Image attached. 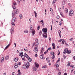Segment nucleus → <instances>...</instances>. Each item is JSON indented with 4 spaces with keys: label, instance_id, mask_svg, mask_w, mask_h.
Here are the masks:
<instances>
[{
    "label": "nucleus",
    "instance_id": "nucleus-1",
    "mask_svg": "<svg viewBox=\"0 0 75 75\" xmlns=\"http://www.w3.org/2000/svg\"><path fill=\"white\" fill-rule=\"evenodd\" d=\"M74 11H73V9H71L70 10V11L69 12V16H74Z\"/></svg>",
    "mask_w": 75,
    "mask_h": 75
},
{
    "label": "nucleus",
    "instance_id": "nucleus-60",
    "mask_svg": "<svg viewBox=\"0 0 75 75\" xmlns=\"http://www.w3.org/2000/svg\"><path fill=\"white\" fill-rule=\"evenodd\" d=\"M61 8H58V10H59V11H61Z\"/></svg>",
    "mask_w": 75,
    "mask_h": 75
},
{
    "label": "nucleus",
    "instance_id": "nucleus-18",
    "mask_svg": "<svg viewBox=\"0 0 75 75\" xmlns=\"http://www.w3.org/2000/svg\"><path fill=\"white\" fill-rule=\"evenodd\" d=\"M44 48L43 47H42V49L41 50V53L42 54H43V51H44Z\"/></svg>",
    "mask_w": 75,
    "mask_h": 75
},
{
    "label": "nucleus",
    "instance_id": "nucleus-15",
    "mask_svg": "<svg viewBox=\"0 0 75 75\" xmlns=\"http://www.w3.org/2000/svg\"><path fill=\"white\" fill-rule=\"evenodd\" d=\"M9 58V56H6L5 57V59L6 60H8Z\"/></svg>",
    "mask_w": 75,
    "mask_h": 75
},
{
    "label": "nucleus",
    "instance_id": "nucleus-29",
    "mask_svg": "<svg viewBox=\"0 0 75 75\" xmlns=\"http://www.w3.org/2000/svg\"><path fill=\"white\" fill-rule=\"evenodd\" d=\"M60 61V58H59L58 59V60H57V63H59V61Z\"/></svg>",
    "mask_w": 75,
    "mask_h": 75
},
{
    "label": "nucleus",
    "instance_id": "nucleus-53",
    "mask_svg": "<svg viewBox=\"0 0 75 75\" xmlns=\"http://www.w3.org/2000/svg\"><path fill=\"white\" fill-rule=\"evenodd\" d=\"M40 29V26H38V27L37 29L38 30H39Z\"/></svg>",
    "mask_w": 75,
    "mask_h": 75
},
{
    "label": "nucleus",
    "instance_id": "nucleus-5",
    "mask_svg": "<svg viewBox=\"0 0 75 75\" xmlns=\"http://www.w3.org/2000/svg\"><path fill=\"white\" fill-rule=\"evenodd\" d=\"M42 31L43 32L46 33H47V28H43Z\"/></svg>",
    "mask_w": 75,
    "mask_h": 75
},
{
    "label": "nucleus",
    "instance_id": "nucleus-59",
    "mask_svg": "<svg viewBox=\"0 0 75 75\" xmlns=\"http://www.w3.org/2000/svg\"><path fill=\"white\" fill-rule=\"evenodd\" d=\"M35 57H38V54H36L35 55Z\"/></svg>",
    "mask_w": 75,
    "mask_h": 75
},
{
    "label": "nucleus",
    "instance_id": "nucleus-23",
    "mask_svg": "<svg viewBox=\"0 0 75 75\" xmlns=\"http://www.w3.org/2000/svg\"><path fill=\"white\" fill-rule=\"evenodd\" d=\"M26 66H27V67H30V63L29 62H28L27 63Z\"/></svg>",
    "mask_w": 75,
    "mask_h": 75
},
{
    "label": "nucleus",
    "instance_id": "nucleus-7",
    "mask_svg": "<svg viewBox=\"0 0 75 75\" xmlns=\"http://www.w3.org/2000/svg\"><path fill=\"white\" fill-rule=\"evenodd\" d=\"M36 42H36V43H35V44H36V46H38V44H39V43L38 42V39H36Z\"/></svg>",
    "mask_w": 75,
    "mask_h": 75
},
{
    "label": "nucleus",
    "instance_id": "nucleus-21",
    "mask_svg": "<svg viewBox=\"0 0 75 75\" xmlns=\"http://www.w3.org/2000/svg\"><path fill=\"white\" fill-rule=\"evenodd\" d=\"M19 17H20V18L21 19H22L23 18V15L22 14H20V15H19Z\"/></svg>",
    "mask_w": 75,
    "mask_h": 75
},
{
    "label": "nucleus",
    "instance_id": "nucleus-11",
    "mask_svg": "<svg viewBox=\"0 0 75 75\" xmlns=\"http://www.w3.org/2000/svg\"><path fill=\"white\" fill-rule=\"evenodd\" d=\"M21 58H22V59L23 61H25V56L24 55H22L21 57Z\"/></svg>",
    "mask_w": 75,
    "mask_h": 75
},
{
    "label": "nucleus",
    "instance_id": "nucleus-31",
    "mask_svg": "<svg viewBox=\"0 0 75 75\" xmlns=\"http://www.w3.org/2000/svg\"><path fill=\"white\" fill-rule=\"evenodd\" d=\"M4 60H2V59L0 60V63L3 62H4Z\"/></svg>",
    "mask_w": 75,
    "mask_h": 75
},
{
    "label": "nucleus",
    "instance_id": "nucleus-6",
    "mask_svg": "<svg viewBox=\"0 0 75 75\" xmlns=\"http://www.w3.org/2000/svg\"><path fill=\"white\" fill-rule=\"evenodd\" d=\"M35 65L37 68H38L39 67V64L36 62H35Z\"/></svg>",
    "mask_w": 75,
    "mask_h": 75
},
{
    "label": "nucleus",
    "instance_id": "nucleus-2",
    "mask_svg": "<svg viewBox=\"0 0 75 75\" xmlns=\"http://www.w3.org/2000/svg\"><path fill=\"white\" fill-rule=\"evenodd\" d=\"M35 50V52L36 53H37L38 52V47H35L34 48Z\"/></svg>",
    "mask_w": 75,
    "mask_h": 75
},
{
    "label": "nucleus",
    "instance_id": "nucleus-35",
    "mask_svg": "<svg viewBox=\"0 0 75 75\" xmlns=\"http://www.w3.org/2000/svg\"><path fill=\"white\" fill-rule=\"evenodd\" d=\"M70 67H72V68H74V66L73 65H70Z\"/></svg>",
    "mask_w": 75,
    "mask_h": 75
},
{
    "label": "nucleus",
    "instance_id": "nucleus-8",
    "mask_svg": "<svg viewBox=\"0 0 75 75\" xmlns=\"http://www.w3.org/2000/svg\"><path fill=\"white\" fill-rule=\"evenodd\" d=\"M52 46L53 47L52 49L53 50L55 49V44L54 43H52Z\"/></svg>",
    "mask_w": 75,
    "mask_h": 75
},
{
    "label": "nucleus",
    "instance_id": "nucleus-33",
    "mask_svg": "<svg viewBox=\"0 0 75 75\" xmlns=\"http://www.w3.org/2000/svg\"><path fill=\"white\" fill-rule=\"evenodd\" d=\"M64 40L63 39H61L60 40H59V42H61Z\"/></svg>",
    "mask_w": 75,
    "mask_h": 75
},
{
    "label": "nucleus",
    "instance_id": "nucleus-19",
    "mask_svg": "<svg viewBox=\"0 0 75 75\" xmlns=\"http://www.w3.org/2000/svg\"><path fill=\"white\" fill-rule=\"evenodd\" d=\"M18 11V9H17L16 11H13V12L14 13L16 14L17 13V11Z\"/></svg>",
    "mask_w": 75,
    "mask_h": 75
},
{
    "label": "nucleus",
    "instance_id": "nucleus-50",
    "mask_svg": "<svg viewBox=\"0 0 75 75\" xmlns=\"http://www.w3.org/2000/svg\"><path fill=\"white\" fill-rule=\"evenodd\" d=\"M12 75H16L15 73V72L12 73Z\"/></svg>",
    "mask_w": 75,
    "mask_h": 75
},
{
    "label": "nucleus",
    "instance_id": "nucleus-62",
    "mask_svg": "<svg viewBox=\"0 0 75 75\" xmlns=\"http://www.w3.org/2000/svg\"><path fill=\"white\" fill-rule=\"evenodd\" d=\"M73 58L74 59V60L75 61V56H74L73 57Z\"/></svg>",
    "mask_w": 75,
    "mask_h": 75
},
{
    "label": "nucleus",
    "instance_id": "nucleus-63",
    "mask_svg": "<svg viewBox=\"0 0 75 75\" xmlns=\"http://www.w3.org/2000/svg\"><path fill=\"white\" fill-rule=\"evenodd\" d=\"M63 57L64 58V59H65L66 58V56L65 55H64L63 56Z\"/></svg>",
    "mask_w": 75,
    "mask_h": 75
},
{
    "label": "nucleus",
    "instance_id": "nucleus-42",
    "mask_svg": "<svg viewBox=\"0 0 75 75\" xmlns=\"http://www.w3.org/2000/svg\"><path fill=\"white\" fill-rule=\"evenodd\" d=\"M12 26L13 27L15 26V25L14 23H12Z\"/></svg>",
    "mask_w": 75,
    "mask_h": 75
},
{
    "label": "nucleus",
    "instance_id": "nucleus-3",
    "mask_svg": "<svg viewBox=\"0 0 75 75\" xmlns=\"http://www.w3.org/2000/svg\"><path fill=\"white\" fill-rule=\"evenodd\" d=\"M68 51V49L67 48H66L64 49V51L63 52L64 54H66Z\"/></svg>",
    "mask_w": 75,
    "mask_h": 75
},
{
    "label": "nucleus",
    "instance_id": "nucleus-32",
    "mask_svg": "<svg viewBox=\"0 0 75 75\" xmlns=\"http://www.w3.org/2000/svg\"><path fill=\"white\" fill-rule=\"evenodd\" d=\"M55 58V56L54 55H53L52 57V59H54Z\"/></svg>",
    "mask_w": 75,
    "mask_h": 75
},
{
    "label": "nucleus",
    "instance_id": "nucleus-46",
    "mask_svg": "<svg viewBox=\"0 0 75 75\" xmlns=\"http://www.w3.org/2000/svg\"><path fill=\"white\" fill-rule=\"evenodd\" d=\"M67 65L69 66L70 65V63L69 62V63L68 64H67Z\"/></svg>",
    "mask_w": 75,
    "mask_h": 75
},
{
    "label": "nucleus",
    "instance_id": "nucleus-44",
    "mask_svg": "<svg viewBox=\"0 0 75 75\" xmlns=\"http://www.w3.org/2000/svg\"><path fill=\"white\" fill-rule=\"evenodd\" d=\"M73 40V38H71L69 39V40L70 41H72Z\"/></svg>",
    "mask_w": 75,
    "mask_h": 75
},
{
    "label": "nucleus",
    "instance_id": "nucleus-37",
    "mask_svg": "<svg viewBox=\"0 0 75 75\" xmlns=\"http://www.w3.org/2000/svg\"><path fill=\"white\" fill-rule=\"evenodd\" d=\"M60 14L61 15L62 17H64V16H63V13H62L60 12Z\"/></svg>",
    "mask_w": 75,
    "mask_h": 75
},
{
    "label": "nucleus",
    "instance_id": "nucleus-34",
    "mask_svg": "<svg viewBox=\"0 0 75 75\" xmlns=\"http://www.w3.org/2000/svg\"><path fill=\"white\" fill-rule=\"evenodd\" d=\"M42 31L41 30H40L39 32V35H40L42 34Z\"/></svg>",
    "mask_w": 75,
    "mask_h": 75
},
{
    "label": "nucleus",
    "instance_id": "nucleus-4",
    "mask_svg": "<svg viewBox=\"0 0 75 75\" xmlns=\"http://www.w3.org/2000/svg\"><path fill=\"white\" fill-rule=\"evenodd\" d=\"M44 54H42L40 56V58L42 59H45V57H44Z\"/></svg>",
    "mask_w": 75,
    "mask_h": 75
},
{
    "label": "nucleus",
    "instance_id": "nucleus-24",
    "mask_svg": "<svg viewBox=\"0 0 75 75\" xmlns=\"http://www.w3.org/2000/svg\"><path fill=\"white\" fill-rule=\"evenodd\" d=\"M62 1V4L63 5H64L65 4L64 1Z\"/></svg>",
    "mask_w": 75,
    "mask_h": 75
},
{
    "label": "nucleus",
    "instance_id": "nucleus-27",
    "mask_svg": "<svg viewBox=\"0 0 75 75\" xmlns=\"http://www.w3.org/2000/svg\"><path fill=\"white\" fill-rule=\"evenodd\" d=\"M28 59V60L29 62H31V61H32V59H31V58H30V57H29V58Z\"/></svg>",
    "mask_w": 75,
    "mask_h": 75
},
{
    "label": "nucleus",
    "instance_id": "nucleus-14",
    "mask_svg": "<svg viewBox=\"0 0 75 75\" xmlns=\"http://www.w3.org/2000/svg\"><path fill=\"white\" fill-rule=\"evenodd\" d=\"M47 33H45L44 34H43V37H45V38H47Z\"/></svg>",
    "mask_w": 75,
    "mask_h": 75
},
{
    "label": "nucleus",
    "instance_id": "nucleus-45",
    "mask_svg": "<svg viewBox=\"0 0 75 75\" xmlns=\"http://www.w3.org/2000/svg\"><path fill=\"white\" fill-rule=\"evenodd\" d=\"M59 36H60V37H61V34L59 33Z\"/></svg>",
    "mask_w": 75,
    "mask_h": 75
},
{
    "label": "nucleus",
    "instance_id": "nucleus-25",
    "mask_svg": "<svg viewBox=\"0 0 75 75\" xmlns=\"http://www.w3.org/2000/svg\"><path fill=\"white\" fill-rule=\"evenodd\" d=\"M64 11L66 13H67L68 11V9L67 8H66Z\"/></svg>",
    "mask_w": 75,
    "mask_h": 75
},
{
    "label": "nucleus",
    "instance_id": "nucleus-30",
    "mask_svg": "<svg viewBox=\"0 0 75 75\" xmlns=\"http://www.w3.org/2000/svg\"><path fill=\"white\" fill-rule=\"evenodd\" d=\"M56 1L55 0H54L53 1V2H52V4H54L56 3Z\"/></svg>",
    "mask_w": 75,
    "mask_h": 75
},
{
    "label": "nucleus",
    "instance_id": "nucleus-16",
    "mask_svg": "<svg viewBox=\"0 0 75 75\" xmlns=\"http://www.w3.org/2000/svg\"><path fill=\"white\" fill-rule=\"evenodd\" d=\"M32 33L33 35L35 34V30H33L32 31Z\"/></svg>",
    "mask_w": 75,
    "mask_h": 75
},
{
    "label": "nucleus",
    "instance_id": "nucleus-40",
    "mask_svg": "<svg viewBox=\"0 0 75 75\" xmlns=\"http://www.w3.org/2000/svg\"><path fill=\"white\" fill-rule=\"evenodd\" d=\"M47 66L45 65V66H43L42 67V68H47Z\"/></svg>",
    "mask_w": 75,
    "mask_h": 75
},
{
    "label": "nucleus",
    "instance_id": "nucleus-22",
    "mask_svg": "<svg viewBox=\"0 0 75 75\" xmlns=\"http://www.w3.org/2000/svg\"><path fill=\"white\" fill-rule=\"evenodd\" d=\"M18 60V58L16 57L15 59V62H17Z\"/></svg>",
    "mask_w": 75,
    "mask_h": 75
},
{
    "label": "nucleus",
    "instance_id": "nucleus-39",
    "mask_svg": "<svg viewBox=\"0 0 75 75\" xmlns=\"http://www.w3.org/2000/svg\"><path fill=\"white\" fill-rule=\"evenodd\" d=\"M13 6H16L17 5V4L15 3H13Z\"/></svg>",
    "mask_w": 75,
    "mask_h": 75
},
{
    "label": "nucleus",
    "instance_id": "nucleus-28",
    "mask_svg": "<svg viewBox=\"0 0 75 75\" xmlns=\"http://www.w3.org/2000/svg\"><path fill=\"white\" fill-rule=\"evenodd\" d=\"M59 67V65L58 64H56V69L58 68Z\"/></svg>",
    "mask_w": 75,
    "mask_h": 75
},
{
    "label": "nucleus",
    "instance_id": "nucleus-58",
    "mask_svg": "<svg viewBox=\"0 0 75 75\" xmlns=\"http://www.w3.org/2000/svg\"><path fill=\"white\" fill-rule=\"evenodd\" d=\"M21 64V63L20 62H19L18 63V65H20Z\"/></svg>",
    "mask_w": 75,
    "mask_h": 75
},
{
    "label": "nucleus",
    "instance_id": "nucleus-64",
    "mask_svg": "<svg viewBox=\"0 0 75 75\" xmlns=\"http://www.w3.org/2000/svg\"><path fill=\"white\" fill-rule=\"evenodd\" d=\"M59 23L60 24H62V22H59Z\"/></svg>",
    "mask_w": 75,
    "mask_h": 75
},
{
    "label": "nucleus",
    "instance_id": "nucleus-41",
    "mask_svg": "<svg viewBox=\"0 0 75 75\" xmlns=\"http://www.w3.org/2000/svg\"><path fill=\"white\" fill-rule=\"evenodd\" d=\"M51 54L52 55H54V52H51Z\"/></svg>",
    "mask_w": 75,
    "mask_h": 75
},
{
    "label": "nucleus",
    "instance_id": "nucleus-61",
    "mask_svg": "<svg viewBox=\"0 0 75 75\" xmlns=\"http://www.w3.org/2000/svg\"><path fill=\"white\" fill-rule=\"evenodd\" d=\"M40 22H42V23H44V21H43V20H42L41 21H40Z\"/></svg>",
    "mask_w": 75,
    "mask_h": 75
},
{
    "label": "nucleus",
    "instance_id": "nucleus-56",
    "mask_svg": "<svg viewBox=\"0 0 75 75\" xmlns=\"http://www.w3.org/2000/svg\"><path fill=\"white\" fill-rule=\"evenodd\" d=\"M49 57H47L46 59V60H47V61L49 60Z\"/></svg>",
    "mask_w": 75,
    "mask_h": 75
},
{
    "label": "nucleus",
    "instance_id": "nucleus-43",
    "mask_svg": "<svg viewBox=\"0 0 75 75\" xmlns=\"http://www.w3.org/2000/svg\"><path fill=\"white\" fill-rule=\"evenodd\" d=\"M52 50V48L51 47H49L48 48V50Z\"/></svg>",
    "mask_w": 75,
    "mask_h": 75
},
{
    "label": "nucleus",
    "instance_id": "nucleus-52",
    "mask_svg": "<svg viewBox=\"0 0 75 75\" xmlns=\"http://www.w3.org/2000/svg\"><path fill=\"white\" fill-rule=\"evenodd\" d=\"M13 8L14 10H15L16 9V7L15 6H13Z\"/></svg>",
    "mask_w": 75,
    "mask_h": 75
},
{
    "label": "nucleus",
    "instance_id": "nucleus-57",
    "mask_svg": "<svg viewBox=\"0 0 75 75\" xmlns=\"http://www.w3.org/2000/svg\"><path fill=\"white\" fill-rule=\"evenodd\" d=\"M18 72L19 73H21V72L20 70H18Z\"/></svg>",
    "mask_w": 75,
    "mask_h": 75
},
{
    "label": "nucleus",
    "instance_id": "nucleus-26",
    "mask_svg": "<svg viewBox=\"0 0 75 75\" xmlns=\"http://www.w3.org/2000/svg\"><path fill=\"white\" fill-rule=\"evenodd\" d=\"M67 53L68 54H70L71 53V51L70 50H69L67 51Z\"/></svg>",
    "mask_w": 75,
    "mask_h": 75
},
{
    "label": "nucleus",
    "instance_id": "nucleus-12",
    "mask_svg": "<svg viewBox=\"0 0 75 75\" xmlns=\"http://www.w3.org/2000/svg\"><path fill=\"white\" fill-rule=\"evenodd\" d=\"M10 44H8V45H7V46L4 49V50H6V49H7V48H8L9 47V46H10Z\"/></svg>",
    "mask_w": 75,
    "mask_h": 75
},
{
    "label": "nucleus",
    "instance_id": "nucleus-47",
    "mask_svg": "<svg viewBox=\"0 0 75 75\" xmlns=\"http://www.w3.org/2000/svg\"><path fill=\"white\" fill-rule=\"evenodd\" d=\"M50 11L51 12H52L53 11V10L52 8H50Z\"/></svg>",
    "mask_w": 75,
    "mask_h": 75
},
{
    "label": "nucleus",
    "instance_id": "nucleus-54",
    "mask_svg": "<svg viewBox=\"0 0 75 75\" xmlns=\"http://www.w3.org/2000/svg\"><path fill=\"white\" fill-rule=\"evenodd\" d=\"M12 15L13 17H14L13 16L14 15V14L13 13H13H12Z\"/></svg>",
    "mask_w": 75,
    "mask_h": 75
},
{
    "label": "nucleus",
    "instance_id": "nucleus-36",
    "mask_svg": "<svg viewBox=\"0 0 75 75\" xmlns=\"http://www.w3.org/2000/svg\"><path fill=\"white\" fill-rule=\"evenodd\" d=\"M28 32V30H26L24 31V33H27Z\"/></svg>",
    "mask_w": 75,
    "mask_h": 75
},
{
    "label": "nucleus",
    "instance_id": "nucleus-55",
    "mask_svg": "<svg viewBox=\"0 0 75 75\" xmlns=\"http://www.w3.org/2000/svg\"><path fill=\"white\" fill-rule=\"evenodd\" d=\"M4 57H2L1 59V60H4Z\"/></svg>",
    "mask_w": 75,
    "mask_h": 75
},
{
    "label": "nucleus",
    "instance_id": "nucleus-10",
    "mask_svg": "<svg viewBox=\"0 0 75 75\" xmlns=\"http://www.w3.org/2000/svg\"><path fill=\"white\" fill-rule=\"evenodd\" d=\"M24 56H25V57L28 59L29 58H30V57H29L28 55L26 53H24Z\"/></svg>",
    "mask_w": 75,
    "mask_h": 75
},
{
    "label": "nucleus",
    "instance_id": "nucleus-13",
    "mask_svg": "<svg viewBox=\"0 0 75 75\" xmlns=\"http://www.w3.org/2000/svg\"><path fill=\"white\" fill-rule=\"evenodd\" d=\"M18 64L17 63H16L15 64V66H14L15 68V69L17 68H18Z\"/></svg>",
    "mask_w": 75,
    "mask_h": 75
},
{
    "label": "nucleus",
    "instance_id": "nucleus-48",
    "mask_svg": "<svg viewBox=\"0 0 75 75\" xmlns=\"http://www.w3.org/2000/svg\"><path fill=\"white\" fill-rule=\"evenodd\" d=\"M57 19H59V16H57Z\"/></svg>",
    "mask_w": 75,
    "mask_h": 75
},
{
    "label": "nucleus",
    "instance_id": "nucleus-51",
    "mask_svg": "<svg viewBox=\"0 0 75 75\" xmlns=\"http://www.w3.org/2000/svg\"><path fill=\"white\" fill-rule=\"evenodd\" d=\"M12 20H13V22L14 23L15 22V19H12Z\"/></svg>",
    "mask_w": 75,
    "mask_h": 75
},
{
    "label": "nucleus",
    "instance_id": "nucleus-20",
    "mask_svg": "<svg viewBox=\"0 0 75 75\" xmlns=\"http://www.w3.org/2000/svg\"><path fill=\"white\" fill-rule=\"evenodd\" d=\"M23 68H24V69H25V68L28 69V67H27V66H26V65H24L23 66Z\"/></svg>",
    "mask_w": 75,
    "mask_h": 75
},
{
    "label": "nucleus",
    "instance_id": "nucleus-9",
    "mask_svg": "<svg viewBox=\"0 0 75 75\" xmlns=\"http://www.w3.org/2000/svg\"><path fill=\"white\" fill-rule=\"evenodd\" d=\"M14 32V29L13 28H11V34H13Z\"/></svg>",
    "mask_w": 75,
    "mask_h": 75
},
{
    "label": "nucleus",
    "instance_id": "nucleus-49",
    "mask_svg": "<svg viewBox=\"0 0 75 75\" xmlns=\"http://www.w3.org/2000/svg\"><path fill=\"white\" fill-rule=\"evenodd\" d=\"M48 39H49V40H50V42L51 41V38L50 37Z\"/></svg>",
    "mask_w": 75,
    "mask_h": 75
},
{
    "label": "nucleus",
    "instance_id": "nucleus-17",
    "mask_svg": "<svg viewBox=\"0 0 75 75\" xmlns=\"http://www.w3.org/2000/svg\"><path fill=\"white\" fill-rule=\"evenodd\" d=\"M34 13H35V18H37V16H38L37 14V13L35 11H34Z\"/></svg>",
    "mask_w": 75,
    "mask_h": 75
},
{
    "label": "nucleus",
    "instance_id": "nucleus-38",
    "mask_svg": "<svg viewBox=\"0 0 75 75\" xmlns=\"http://www.w3.org/2000/svg\"><path fill=\"white\" fill-rule=\"evenodd\" d=\"M31 19L30 18L29 19V23H30L31 22Z\"/></svg>",
    "mask_w": 75,
    "mask_h": 75
}]
</instances>
